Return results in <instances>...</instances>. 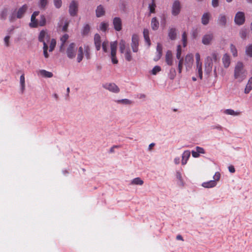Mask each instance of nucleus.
I'll use <instances>...</instances> for the list:
<instances>
[{"label":"nucleus","instance_id":"1","mask_svg":"<svg viewBox=\"0 0 252 252\" xmlns=\"http://www.w3.org/2000/svg\"><path fill=\"white\" fill-rule=\"evenodd\" d=\"M247 71L244 68V66L242 62H238L234 69V78L239 82H242L247 76Z\"/></svg>","mask_w":252,"mask_h":252},{"label":"nucleus","instance_id":"2","mask_svg":"<svg viewBox=\"0 0 252 252\" xmlns=\"http://www.w3.org/2000/svg\"><path fill=\"white\" fill-rule=\"evenodd\" d=\"M28 9V6L27 4H24L22 6L18 9L16 13L15 12H14L11 14V15H10L9 17L10 22H12L14 21L16 19V18L18 19H21L23 18L27 12Z\"/></svg>","mask_w":252,"mask_h":252},{"label":"nucleus","instance_id":"3","mask_svg":"<svg viewBox=\"0 0 252 252\" xmlns=\"http://www.w3.org/2000/svg\"><path fill=\"white\" fill-rule=\"evenodd\" d=\"M111 58L112 63L114 64H117L118 63V61L116 58V50L117 47V43L116 41H114L111 43Z\"/></svg>","mask_w":252,"mask_h":252},{"label":"nucleus","instance_id":"4","mask_svg":"<svg viewBox=\"0 0 252 252\" xmlns=\"http://www.w3.org/2000/svg\"><path fill=\"white\" fill-rule=\"evenodd\" d=\"M181 9V5L179 0H175L172 6L171 13L173 16H177L179 14Z\"/></svg>","mask_w":252,"mask_h":252},{"label":"nucleus","instance_id":"5","mask_svg":"<svg viewBox=\"0 0 252 252\" xmlns=\"http://www.w3.org/2000/svg\"><path fill=\"white\" fill-rule=\"evenodd\" d=\"M66 54L69 59H73L75 57V44L74 43H70L66 50Z\"/></svg>","mask_w":252,"mask_h":252},{"label":"nucleus","instance_id":"6","mask_svg":"<svg viewBox=\"0 0 252 252\" xmlns=\"http://www.w3.org/2000/svg\"><path fill=\"white\" fill-rule=\"evenodd\" d=\"M234 20L237 25H241L243 24L245 21L244 13L242 12H237L235 15Z\"/></svg>","mask_w":252,"mask_h":252},{"label":"nucleus","instance_id":"7","mask_svg":"<svg viewBox=\"0 0 252 252\" xmlns=\"http://www.w3.org/2000/svg\"><path fill=\"white\" fill-rule=\"evenodd\" d=\"M78 3L73 0L70 4L69 7V12L71 16H74L76 15L78 12Z\"/></svg>","mask_w":252,"mask_h":252},{"label":"nucleus","instance_id":"8","mask_svg":"<svg viewBox=\"0 0 252 252\" xmlns=\"http://www.w3.org/2000/svg\"><path fill=\"white\" fill-rule=\"evenodd\" d=\"M138 46H139V38L138 36L136 35H133L132 37V42L131 44V46L133 52H137L138 51Z\"/></svg>","mask_w":252,"mask_h":252},{"label":"nucleus","instance_id":"9","mask_svg":"<svg viewBox=\"0 0 252 252\" xmlns=\"http://www.w3.org/2000/svg\"><path fill=\"white\" fill-rule=\"evenodd\" d=\"M103 88L113 93H117L120 91L118 87L114 83H106L103 85Z\"/></svg>","mask_w":252,"mask_h":252},{"label":"nucleus","instance_id":"10","mask_svg":"<svg viewBox=\"0 0 252 252\" xmlns=\"http://www.w3.org/2000/svg\"><path fill=\"white\" fill-rule=\"evenodd\" d=\"M113 24L114 29L116 31H120L122 29V22L120 18L115 17L113 19Z\"/></svg>","mask_w":252,"mask_h":252},{"label":"nucleus","instance_id":"11","mask_svg":"<svg viewBox=\"0 0 252 252\" xmlns=\"http://www.w3.org/2000/svg\"><path fill=\"white\" fill-rule=\"evenodd\" d=\"M49 39L50 37L46 31L42 30L40 32L38 36V40L40 42H43L44 44V43H46L45 40L48 42Z\"/></svg>","mask_w":252,"mask_h":252},{"label":"nucleus","instance_id":"12","mask_svg":"<svg viewBox=\"0 0 252 252\" xmlns=\"http://www.w3.org/2000/svg\"><path fill=\"white\" fill-rule=\"evenodd\" d=\"M193 62V57L192 54H188L185 58V63L187 68H190Z\"/></svg>","mask_w":252,"mask_h":252},{"label":"nucleus","instance_id":"13","mask_svg":"<svg viewBox=\"0 0 252 252\" xmlns=\"http://www.w3.org/2000/svg\"><path fill=\"white\" fill-rule=\"evenodd\" d=\"M94 43L97 51H99L101 48V37L99 34L96 33L94 36Z\"/></svg>","mask_w":252,"mask_h":252},{"label":"nucleus","instance_id":"14","mask_svg":"<svg viewBox=\"0 0 252 252\" xmlns=\"http://www.w3.org/2000/svg\"><path fill=\"white\" fill-rule=\"evenodd\" d=\"M213 66V61L211 57H208L205 62V70L210 72L211 71Z\"/></svg>","mask_w":252,"mask_h":252},{"label":"nucleus","instance_id":"15","mask_svg":"<svg viewBox=\"0 0 252 252\" xmlns=\"http://www.w3.org/2000/svg\"><path fill=\"white\" fill-rule=\"evenodd\" d=\"M213 37V33L206 34L202 38V43L204 45H209L211 43Z\"/></svg>","mask_w":252,"mask_h":252},{"label":"nucleus","instance_id":"16","mask_svg":"<svg viewBox=\"0 0 252 252\" xmlns=\"http://www.w3.org/2000/svg\"><path fill=\"white\" fill-rule=\"evenodd\" d=\"M165 62L169 65H172L173 64L172 53L170 50L166 52L165 55Z\"/></svg>","mask_w":252,"mask_h":252},{"label":"nucleus","instance_id":"17","mask_svg":"<svg viewBox=\"0 0 252 252\" xmlns=\"http://www.w3.org/2000/svg\"><path fill=\"white\" fill-rule=\"evenodd\" d=\"M159 22L157 17H153L151 20V26L152 29L154 31H157L159 28Z\"/></svg>","mask_w":252,"mask_h":252},{"label":"nucleus","instance_id":"18","mask_svg":"<svg viewBox=\"0 0 252 252\" xmlns=\"http://www.w3.org/2000/svg\"><path fill=\"white\" fill-rule=\"evenodd\" d=\"M190 153L189 151H185L182 155V164L185 165L190 157Z\"/></svg>","mask_w":252,"mask_h":252},{"label":"nucleus","instance_id":"19","mask_svg":"<svg viewBox=\"0 0 252 252\" xmlns=\"http://www.w3.org/2000/svg\"><path fill=\"white\" fill-rule=\"evenodd\" d=\"M157 55L156 58H155L154 60L155 61H158L161 57L162 54V45L158 43L157 44Z\"/></svg>","mask_w":252,"mask_h":252},{"label":"nucleus","instance_id":"20","mask_svg":"<svg viewBox=\"0 0 252 252\" xmlns=\"http://www.w3.org/2000/svg\"><path fill=\"white\" fill-rule=\"evenodd\" d=\"M211 15L209 12L205 13L201 18V22L203 25H206L209 23Z\"/></svg>","mask_w":252,"mask_h":252},{"label":"nucleus","instance_id":"21","mask_svg":"<svg viewBox=\"0 0 252 252\" xmlns=\"http://www.w3.org/2000/svg\"><path fill=\"white\" fill-rule=\"evenodd\" d=\"M217 185V182L215 181L211 180L208 182H204L202 186L205 188H211L215 187Z\"/></svg>","mask_w":252,"mask_h":252},{"label":"nucleus","instance_id":"22","mask_svg":"<svg viewBox=\"0 0 252 252\" xmlns=\"http://www.w3.org/2000/svg\"><path fill=\"white\" fill-rule=\"evenodd\" d=\"M222 63L225 68H227L229 66L230 59L229 56L227 54L224 55L222 58Z\"/></svg>","mask_w":252,"mask_h":252},{"label":"nucleus","instance_id":"23","mask_svg":"<svg viewBox=\"0 0 252 252\" xmlns=\"http://www.w3.org/2000/svg\"><path fill=\"white\" fill-rule=\"evenodd\" d=\"M68 38L69 35L67 34H64L61 37L60 40L62 43L60 46V51H62V50H63L64 44L66 42V41L68 40Z\"/></svg>","mask_w":252,"mask_h":252},{"label":"nucleus","instance_id":"24","mask_svg":"<svg viewBox=\"0 0 252 252\" xmlns=\"http://www.w3.org/2000/svg\"><path fill=\"white\" fill-rule=\"evenodd\" d=\"M218 22L220 25L224 27L226 24V17L224 15L220 14L219 16Z\"/></svg>","mask_w":252,"mask_h":252},{"label":"nucleus","instance_id":"25","mask_svg":"<svg viewBox=\"0 0 252 252\" xmlns=\"http://www.w3.org/2000/svg\"><path fill=\"white\" fill-rule=\"evenodd\" d=\"M39 73L42 76L46 78H51L53 76V74L52 72L44 69L39 70Z\"/></svg>","mask_w":252,"mask_h":252},{"label":"nucleus","instance_id":"26","mask_svg":"<svg viewBox=\"0 0 252 252\" xmlns=\"http://www.w3.org/2000/svg\"><path fill=\"white\" fill-rule=\"evenodd\" d=\"M127 47H128V46H126V42L124 40H121L120 41L119 43V49L121 53H124Z\"/></svg>","mask_w":252,"mask_h":252},{"label":"nucleus","instance_id":"27","mask_svg":"<svg viewBox=\"0 0 252 252\" xmlns=\"http://www.w3.org/2000/svg\"><path fill=\"white\" fill-rule=\"evenodd\" d=\"M176 30L175 28H171L169 30L168 36L171 40H175L176 38Z\"/></svg>","mask_w":252,"mask_h":252},{"label":"nucleus","instance_id":"28","mask_svg":"<svg viewBox=\"0 0 252 252\" xmlns=\"http://www.w3.org/2000/svg\"><path fill=\"white\" fill-rule=\"evenodd\" d=\"M105 13V10L102 5H100L97 6L96 9V15L97 17L103 16Z\"/></svg>","mask_w":252,"mask_h":252},{"label":"nucleus","instance_id":"29","mask_svg":"<svg viewBox=\"0 0 252 252\" xmlns=\"http://www.w3.org/2000/svg\"><path fill=\"white\" fill-rule=\"evenodd\" d=\"M252 90V77L250 78L247 84L246 85L245 89V93L249 94L250 91Z\"/></svg>","mask_w":252,"mask_h":252},{"label":"nucleus","instance_id":"30","mask_svg":"<svg viewBox=\"0 0 252 252\" xmlns=\"http://www.w3.org/2000/svg\"><path fill=\"white\" fill-rule=\"evenodd\" d=\"M143 35L146 42L148 43V45H150L151 44V41L149 37V31L148 29H144Z\"/></svg>","mask_w":252,"mask_h":252},{"label":"nucleus","instance_id":"31","mask_svg":"<svg viewBox=\"0 0 252 252\" xmlns=\"http://www.w3.org/2000/svg\"><path fill=\"white\" fill-rule=\"evenodd\" d=\"M31 28H34L38 26V21L36 19V17L31 16V23L29 24Z\"/></svg>","mask_w":252,"mask_h":252},{"label":"nucleus","instance_id":"32","mask_svg":"<svg viewBox=\"0 0 252 252\" xmlns=\"http://www.w3.org/2000/svg\"><path fill=\"white\" fill-rule=\"evenodd\" d=\"M124 54H125V59L127 61L130 62L132 60V57L129 47H127L126 51Z\"/></svg>","mask_w":252,"mask_h":252},{"label":"nucleus","instance_id":"33","mask_svg":"<svg viewBox=\"0 0 252 252\" xmlns=\"http://www.w3.org/2000/svg\"><path fill=\"white\" fill-rule=\"evenodd\" d=\"M8 10L7 8H4L0 12V19L4 20L6 19L8 14Z\"/></svg>","mask_w":252,"mask_h":252},{"label":"nucleus","instance_id":"34","mask_svg":"<svg viewBox=\"0 0 252 252\" xmlns=\"http://www.w3.org/2000/svg\"><path fill=\"white\" fill-rule=\"evenodd\" d=\"M224 113L226 115L238 116L240 114L241 112L238 111H234L233 110L231 109H227L224 110Z\"/></svg>","mask_w":252,"mask_h":252},{"label":"nucleus","instance_id":"35","mask_svg":"<svg viewBox=\"0 0 252 252\" xmlns=\"http://www.w3.org/2000/svg\"><path fill=\"white\" fill-rule=\"evenodd\" d=\"M83 58V48L82 47H80L78 50V53L77 55V62L80 63Z\"/></svg>","mask_w":252,"mask_h":252},{"label":"nucleus","instance_id":"36","mask_svg":"<svg viewBox=\"0 0 252 252\" xmlns=\"http://www.w3.org/2000/svg\"><path fill=\"white\" fill-rule=\"evenodd\" d=\"M176 178L178 180V184L180 186H184V182L182 177L181 173L178 171L176 172Z\"/></svg>","mask_w":252,"mask_h":252},{"label":"nucleus","instance_id":"37","mask_svg":"<svg viewBox=\"0 0 252 252\" xmlns=\"http://www.w3.org/2000/svg\"><path fill=\"white\" fill-rule=\"evenodd\" d=\"M156 7V5L155 3V0H152V2L149 4V9L150 10V14L155 13L156 12V11H155Z\"/></svg>","mask_w":252,"mask_h":252},{"label":"nucleus","instance_id":"38","mask_svg":"<svg viewBox=\"0 0 252 252\" xmlns=\"http://www.w3.org/2000/svg\"><path fill=\"white\" fill-rule=\"evenodd\" d=\"M144 182L139 177L135 178L131 181L132 185H142Z\"/></svg>","mask_w":252,"mask_h":252},{"label":"nucleus","instance_id":"39","mask_svg":"<svg viewBox=\"0 0 252 252\" xmlns=\"http://www.w3.org/2000/svg\"><path fill=\"white\" fill-rule=\"evenodd\" d=\"M46 23V20L45 17L43 15H41L40 16V20L39 22H38V26L42 27L45 25Z\"/></svg>","mask_w":252,"mask_h":252},{"label":"nucleus","instance_id":"40","mask_svg":"<svg viewBox=\"0 0 252 252\" xmlns=\"http://www.w3.org/2000/svg\"><path fill=\"white\" fill-rule=\"evenodd\" d=\"M248 35V31L246 29H242L240 32V37L243 39H246Z\"/></svg>","mask_w":252,"mask_h":252},{"label":"nucleus","instance_id":"41","mask_svg":"<svg viewBox=\"0 0 252 252\" xmlns=\"http://www.w3.org/2000/svg\"><path fill=\"white\" fill-rule=\"evenodd\" d=\"M196 70L198 72L199 77L200 79H202L203 77L202 64L196 65Z\"/></svg>","mask_w":252,"mask_h":252},{"label":"nucleus","instance_id":"42","mask_svg":"<svg viewBox=\"0 0 252 252\" xmlns=\"http://www.w3.org/2000/svg\"><path fill=\"white\" fill-rule=\"evenodd\" d=\"M56 45V40L55 39H52L49 46V52H52Z\"/></svg>","mask_w":252,"mask_h":252},{"label":"nucleus","instance_id":"43","mask_svg":"<svg viewBox=\"0 0 252 252\" xmlns=\"http://www.w3.org/2000/svg\"><path fill=\"white\" fill-rule=\"evenodd\" d=\"M90 31V27L88 24H86L84 26L83 31H82V34L83 35H87L89 33Z\"/></svg>","mask_w":252,"mask_h":252},{"label":"nucleus","instance_id":"44","mask_svg":"<svg viewBox=\"0 0 252 252\" xmlns=\"http://www.w3.org/2000/svg\"><path fill=\"white\" fill-rule=\"evenodd\" d=\"M43 54L46 58H48L49 57V55L48 54L47 51L48 49V46L46 43H44L43 45Z\"/></svg>","mask_w":252,"mask_h":252},{"label":"nucleus","instance_id":"45","mask_svg":"<svg viewBox=\"0 0 252 252\" xmlns=\"http://www.w3.org/2000/svg\"><path fill=\"white\" fill-rule=\"evenodd\" d=\"M109 45V42L106 40L103 42L102 43V49L105 53L108 52V47Z\"/></svg>","mask_w":252,"mask_h":252},{"label":"nucleus","instance_id":"46","mask_svg":"<svg viewBox=\"0 0 252 252\" xmlns=\"http://www.w3.org/2000/svg\"><path fill=\"white\" fill-rule=\"evenodd\" d=\"M181 52H182V47H181V46L180 45H179L178 46H177V53H176V58L178 59V60H180L181 59H182V58L181 57Z\"/></svg>","mask_w":252,"mask_h":252},{"label":"nucleus","instance_id":"47","mask_svg":"<svg viewBox=\"0 0 252 252\" xmlns=\"http://www.w3.org/2000/svg\"><path fill=\"white\" fill-rule=\"evenodd\" d=\"M20 80V83H21V87H22V92H23L24 91L25 88L24 74H22V75H21Z\"/></svg>","mask_w":252,"mask_h":252},{"label":"nucleus","instance_id":"48","mask_svg":"<svg viewBox=\"0 0 252 252\" xmlns=\"http://www.w3.org/2000/svg\"><path fill=\"white\" fill-rule=\"evenodd\" d=\"M48 3V0H40L39 6L40 8L44 9Z\"/></svg>","mask_w":252,"mask_h":252},{"label":"nucleus","instance_id":"49","mask_svg":"<svg viewBox=\"0 0 252 252\" xmlns=\"http://www.w3.org/2000/svg\"><path fill=\"white\" fill-rule=\"evenodd\" d=\"M182 41L183 46L185 47L187 46V34L186 32H184L182 34Z\"/></svg>","mask_w":252,"mask_h":252},{"label":"nucleus","instance_id":"50","mask_svg":"<svg viewBox=\"0 0 252 252\" xmlns=\"http://www.w3.org/2000/svg\"><path fill=\"white\" fill-rule=\"evenodd\" d=\"M246 52L247 55L252 57V44L246 47Z\"/></svg>","mask_w":252,"mask_h":252},{"label":"nucleus","instance_id":"51","mask_svg":"<svg viewBox=\"0 0 252 252\" xmlns=\"http://www.w3.org/2000/svg\"><path fill=\"white\" fill-rule=\"evenodd\" d=\"M230 50L234 57L237 56V50L236 47L234 45H230Z\"/></svg>","mask_w":252,"mask_h":252},{"label":"nucleus","instance_id":"52","mask_svg":"<svg viewBox=\"0 0 252 252\" xmlns=\"http://www.w3.org/2000/svg\"><path fill=\"white\" fill-rule=\"evenodd\" d=\"M183 62H184L183 58H182L180 60H179L178 65V72L179 73H181L182 72Z\"/></svg>","mask_w":252,"mask_h":252},{"label":"nucleus","instance_id":"53","mask_svg":"<svg viewBox=\"0 0 252 252\" xmlns=\"http://www.w3.org/2000/svg\"><path fill=\"white\" fill-rule=\"evenodd\" d=\"M161 70V67L159 66H155L152 70V73L153 75H156Z\"/></svg>","mask_w":252,"mask_h":252},{"label":"nucleus","instance_id":"54","mask_svg":"<svg viewBox=\"0 0 252 252\" xmlns=\"http://www.w3.org/2000/svg\"><path fill=\"white\" fill-rule=\"evenodd\" d=\"M213 62H217L219 61L220 58L218 55L216 53H213L211 57Z\"/></svg>","mask_w":252,"mask_h":252},{"label":"nucleus","instance_id":"55","mask_svg":"<svg viewBox=\"0 0 252 252\" xmlns=\"http://www.w3.org/2000/svg\"><path fill=\"white\" fill-rule=\"evenodd\" d=\"M54 4L57 8H60L62 5V1L61 0H54Z\"/></svg>","mask_w":252,"mask_h":252},{"label":"nucleus","instance_id":"56","mask_svg":"<svg viewBox=\"0 0 252 252\" xmlns=\"http://www.w3.org/2000/svg\"><path fill=\"white\" fill-rule=\"evenodd\" d=\"M118 103H121L125 104H130L131 103V101L128 99H123L117 101Z\"/></svg>","mask_w":252,"mask_h":252},{"label":"nucleus","instance_id":"57","mask_svg":"<svg viewBox=\"0 0 252 252\" xmlns=\"http://www.w3.org/2000/svg\"><path fill=\"white\" fill-rule=\"evenodd\" d=\"M108 25L107 23H101L100 25V29L102 31H106L108 28Z\"/></svg>","mask_w":252,"mask_h":252},{"label":"nucleus","instance_id":"58","mask_svg":"<svg viewBox=\"0 0 252 252\" xmlns=\"http://www.w3.org/2000/svg\"><path fill=\"white\" fill-rule=\"evenodd\" d=\"M195 59L196 65L202 64V63L200 62V56L198 53L195 54Z\"/></svg>","mask_w":252,"mask_h":252},{"label":"nucleus","instance_id":"59","mask_svg":"<svg viewBox=\"0 0 252 252\" xmlns=\"http://www.w3.org/2000/svg\"><path fill=\"white\" fill-rule=\"evenodd\" d=\"M90 48L88 46H87L85 47V51L86 53V57L87 59H90Z\"/></svg>","mask_w":252,"mask_h":252},{"label":"nucleus","instance_id":"60","mask_svg":"<svg viewBox=\"0 0 252 252\" xmlns=\"http://www.w3.org/2000/svg\"><path fill=\"white\" fill-rule=\"evenodd\" d=\"M220 173L218 172H216L213 177V178H214L213 181H215L216 182H217V181H218L220 180Z\"/></svg>","mask_w":252,"mask_h":252},{"label":"nucleus","instance_id":"61","mask_svg":"<svg viewBox=\"0 0 252 252\" xmlns=\"http://www.w3.org/2000/svg\"><path fill=\"white\" fill-rule=\"evenodd\" d=\"M9 39H10V36H9V35L6 36L4 37V41L5 46L7 47H8L9 46Z\"/></svg>","mask_w":252,"mask_h":252},{"label":"nucleus","instance_id":"62","mask_svg":"<svg viewBox=\"0 0 252 252\" xmlns=\"http://www.w3.org/2000/svg\"><path fill=\"white\" fill-rule=\"evenodd\" d=\"M196 151L198 152L199 154L205 153V151L204 149L198 146L196 147Z\"/></svg>","mask_w":252,"mask_h":252},{"label":"nucleus","instance_id":"63","mask_svg":"<svg viewBox=\"0 0 252 252\" xmlns=\"http://www.w3.org/2000/svg\"><path fill=\"white\" fill-rule=\"evenodd\" d=\"M212 4L214 7H218L219 6V0H212Z\"/></svg>","mask_w":252,"mask_h":252},{"label":"nucleus","instance_id":"64","mask_svg":"<svg viewBox=\"0 0 252 252\" xmlns=\"http://www.w3.org/2000/svg\"><path fill=\"white\" fill-rule=\"evenodd\" d=\"M191 154L193 157L194 158H198L199 157V154L198 153V152L196 151H192Z\"/></svg>","mask_w":252,"mask_h":252}]
</instances>
